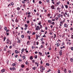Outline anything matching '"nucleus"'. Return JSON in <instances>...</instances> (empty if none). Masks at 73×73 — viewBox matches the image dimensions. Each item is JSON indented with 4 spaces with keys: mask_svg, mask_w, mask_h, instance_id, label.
Listing matches in <instances>:
<instances>
[{
    "mask_svg": "<svg viewBox=\"0 0 73 73\" xmlns=\"http://www.w3.org/2000/svg\"><path fill=\"white\" fill-rule=\"evenodd\" d=\"M63 19L64 20L63 21H61L60 22V25L61 27H62V25H63V23H65V19Z\"/></svg>",
    "mask_w": 73,
    "mask_h": 73,
    "instance_id": "obj_1",
    "label": "nucleus"
},
{
    "mask_svg": "<svg viewBox=\"0 0 73 73\" xmlns=\"http://www.w3.org/2000/svg\"><path fill=\"white\" fill-rule=\"evenodd\" d=\"M55 45H57V46L58 47L60 46V44L59 43V42L57 41V42H56V44H55Z\"/></svg>",
    "mask_w": 73,
    "mask_h": 73,
    "instance_id": "obj_2",
    "label": "nucleus"
},
{
    "mask_svg": "<svg viewBox=\"0 0 73 73\" xmlns=\"http://www.w3.org/2000/svg\"><path fill=\"white\" fill-rule=\"evenodd\" d=\"M40 27H39V26L38 25L36 27L35 30H36V31H38V30H40Z\"/></svg>",
    "mask_w": 73,
    "mask_h": 73,
    "instance_id": "obj_3",
    "label": "nucleus"
},
{
    "mask_svg": "<svg viewBox=\"0 0 73 73\" xmlns=\"http://www.w3.org/2000/svg\"><path fill=\"white\" fill-rule=\"evenodd\" d=\"M55 7L54 5H52L51 7V8L52 9H55L56 10V9L55 8Z\"/></svg>",
    "mask_w": 73,
    "mask_h": 73,
    "instance_id": "obj_4",
    "label": "nucleus"
},
{
    "mask_svg": "<svg viewBox=\"0 0 73 73\" xmlns=\"http://www.w3.org/2000/svg\"><path fill=\"white\" fill-rule=\"evenodd\" d=\"M64 27L65 28H68V25L67 23H65L64 24Z\"/></svg>",
    "mask_w": 73,
    "mask_h": 73,
    "instance_id": "obj_5",
    "label": "nucleus"
},
{
    "mask_svg": "<svg viewBox=\"0 0 73 73\" xmlns=\"http://www.w3.org/2000/svg\"><path fill=\"white\" fill-rule=\"evenodd\" d=\"M6 42L7 44H9V42H11V40H10L9 39H7V40Z\"/></svg>",
    "mask_w": 73,
    "mask_h": 73,
    "instance_id": "obj_6",
    "label": "nucleus"
},
{
    "mask_svg": "<svg viewBox=\"0 0 73 73\" xmlns=\"http://www.w3.org/2000/svg\"><path fill=\"white\" fill-rule=\"evenodd\" d=\"M5 69H3L1 70V73H4V72H5Z\"/></svg>",
    "mask_w": 73,
    "mask_h": 73,
    "instance_id": "obj_7",
    "label": "nucleus"
},
{
    "mask_svg": "<svg viewBox=\"0 0 73 73\" xmlns=\"http://www.w3.org/2000/svg\"><path fill=\"white\" fill-rule=\"evenodd\" d=\"M38 37H40V35H36V40H37Z\"/></svg>",
    "mask_w": 73,
    "mask_h": 73,
    "instance_id": "obj_8",
    "label": "nucleus"
},
{
    "mask_svg": "<svg viewBox=\"0 0 73 73\" xmlns=\"http://www.w3.org/2000/svg\"><path fill=\"white\" fill-rule=\"evenodd\" d=\"M59 53V55L60 56H61L62 55V50H60Z\"/></svg>",
    "mask_w": 73,
    "mask_h": 73,
    "instance_id": "obj_9",
    "label": "nucleus"
},
{
    "mask_svg": "<svg viewBox=\"0 0 73 73\" xmlns=\"http://www.w3.org/2000/svg\"><path fill=\"white\" fill-rule=\"evenodd\" d=\"M52 21L51 20H48V23H50V24L51 23Z\"/></svg>",
    "mask_w": 73,
    "mask_h": 73,
    "instance_id": "obj_10",
    "label": "nucleus"
},
{
    "mask_svg": "<svg viewBox=\"0 0 73 73\" xmlns=\"http://www.w3.org/2000/svg\"><path fill=\"white\" fill-rule=\"evenodd\" d=\"M51 24H52V25H54V24H55V23H54V22H53L52 23L51 22Z\"/></svg>",
    "mask_w": 73,
    "mask_h": 73,
    "instance_id": "obj_11",
    "label": "nucleus"
},
{
    "mask_svg": "<svg viewBox=\"0 0 73 73\" xmlns=\"http://www.w3.org/2000/svg\"><path fill=\"white\" fill-rule=\"evenodd\" d=\"M15 21L16 23H18V22H19V20L17 19V18L16 19Z\"/></svg>",
    "mask_w": 73,
    "mask_h": 73,
    "instance_id": "obj_12",
    "label": "nucleus"
},
{
    "mask_svg": "<svg viewBox=\"0 0 73 73\" xmlns=\"http://www.w3.org/2000/svg\"><path fill=\"white\" fill-rule=\"evenodd\" d=\"M32 17V16L31 15H28L27 17H28V18H31Z\"/></svg>",
    "mask_w": 73,
    "mask_h": 73,
    "instance_id": "obj_13",
    "label": "nucleus"
},
{
    "mask_svg": "<svg viewBox=\"0 0 73 73\" xmlns=\"http://www.w3.org/2000/svg\"><path fill=\"white\" fill-rule=\"evenodd\" d=\"M41 21H39L38 23V25H41Z\"/></svg>",
    "mask_w": 73,
    "mask_h": 73,
    "instance_id": "obj_14",
    "label": "nucleus"
},
{
    "mask_svg": "<svg viewBox=\"0 0 73 73\" xmlns=\"http://www.w3.org/2000/svg\"><path fill=\"white\" fill-rule=\"evenodd\" d=\"M25 67V66H24V64H22L21 65V68H24Z\"/></svg>",
    "mask_w": 73,
    "mask_h": 73,
    "instance_id": "obj_15",
    "label": "nucleus"
},
{
    "mask_svg": "<svg viewBox=\"0 0 73 73\" xmlns=\"http://www.w3.org/2000/svg\"><path fill=\"white\" fill-rule=\"evenodd\" d=\"M25 26L26 28H27V27H28V25H27V24H25Z\"/></svg>",
    "mask_w": 73,
    "mask_h": 73,
    "instance_id": "obj_16",
    "label": "nucleus"
},
{
    "mask_svg": "<svg viewBox=\"0 0 73 73\" xmlns=\"http://www.w3.org/2000/svg\"><path fill=\"white\" fill-rule=\"evenodd\" d=\"M64 73H66V72H67V71H66V69L64 68Z\"/></svg>",
    "mask_w": 73,
    "mask_h": 73,
    "instance_id": "obj_17",
    "label": "nucleus"
},
{
    "mask_svg": "<svg viewBox=\"0 0 73 73\" xmlns=\"http://www.w3.org/2000/svg\"><path fill=\"white\" fill-rule=\"evenodd\" d=\"M56 4L57 5H59V4H60V1H59L58 2H56Z\"/></svg>",
    "mask_w": 73,
    "mask_h": 73,
    "instance_id": "obj_18",
    "label": "nucleus"
},
{
    "mask_svg": "<svg viewBox=\"0 0 73 73\" xmlns=\"http://www.w3.org/2000/svg\"><path fill=\"white\" fill-rule=\"evenodd\" d=\"M7 52L9 53H9H10V54H11V51H10V50H8Z\"/></svg>",
    "mask_w": 73,
    "mask_h": 73,
    "instance_id": "obj_19",
    "label": "nucleus"
},
{
    "mask_svg": "<svg viewBox=\"0 0 73 73\" xmlns=\"http://www.w3.org/2000/svg\"><path fill=\"white\" fill-rule=\"evenodd\" d=\"M20 42H21V40H18L17 41V43H19V44H20Z\"/></svg>",
    "mask_w": 73,
    "mask_h": 73,
    "instance_id": "obj_20",
    "label": "nucleus"
},
{
    "mask_svg": "<svg viewBox=\"0 0 73 73\" xmlns=\"http://www.w3.org/2000/svg\"><path fill=\"white\" fill-rule=\"evenodd\" d=\"M23 60H25V58H26L25 56H23Z\"/></svg>",
    "mask_w": 73,
    "mask_h": 73,
    "instance_id": "obj_21",
    "label": "nucleus"
},
{
    "mask_svg": "<svg viewBox=\"0 0 73 73\" xmlns=\"http://www.w3.org/2000/svg\"><path fill=\"white\" fill-rule=\"evenodd\" d=\"M30 59L31 60H33V57H32V56H31L30 57Z\"/></svg>",
    "mask_w": 73,
    "mask_h": 73,
    "instance_id": "obj_22",
    "label": "nucleus"
},
{
    "mask_svg": "<svg viewBox=\"0 0 73 73\" xmlns=\"http://www.w3.org/2000/svg\"><path fill=\"white\" fill-rule=\"evenodd\" d=\"M4 29L5 30V31H6V30H7V28L6 27H4Z\"/></svg>",
    "mask_w": 73,
    "mask_h": 73,
    "instance_id": "obj_23",
    "label": "nucleus"
},
{
    "mask_svg": "<svg viewBox=\"0 0 73 73\" xmlns=\"http://www.w3.org/2000/svg\"><path fill=\"white\" fill-rule=\"evenodd\" d=\"M70 61L71 62H72L73 61V59L72 58H71L70 59Z\"/></svg>",
    "mask_w": 73,
    "mask_h": 73,
    "instance_id": "obj_24",
    "label": "nucleus"
},
{
    "mask_svg": "<svg viewBox=\"0 0 73 73\" xmlns=\"http://www.w3.org/2000/svg\"><path fill=\"white\" fill-rule=\"evenodd\" d=\"M29 42H30V41L29 40H28L27 42V45L29 44Z\"/></svg>",
    "mask_w": 73,
    "mask_h": 73,
    "instance_id": "obj_25",
    "label": "nucleus"
},
{
    "mask_svg": "<svg viewBox=\"0 0 73 73\" xmlns=\"http://www.w3.org/2000/svg\"><path fill=\"white\" fill-rule=\"evenodd\" d=\"M32 69H33V70H36V67H34Z\"/></svg>",
    "mask_w": 73,
    "mask_h": 73,
    "instance_id": "obj_26",
    "label": "nucleus"
},
{
    "mask_svg": "<svg viewBox=\"0 0 73 73\" xmlns=\"http://www.w3.org/2000/svg\"><path fill=\"white\" fill-rule=\"evenodd\" d=\"M61 46H64V45H65V43L64 42H63Z\"/></svg>",
    "mask_w": 73,
    "mask_h": 73,
    "instance_id": "obj_27",
    "label": "nucleus"
},
{
    "mask_svg": "<svg viewBox=\"0 0 73 73\" xmlns=\"http://www.w3.org/2000/svg\"><path fill=\"white\" fill-rule=\"evenodd\" d=\"M52 3H53V4H54V0H51Z\"/></svg>",
    "mask_w": 73,
    "mask_h": 73,
    "instance_id": "obj_28",
    "label": "nucleus"
},
{
    "mask_svg": "<svg viewBox=\"0 0 73 73\" xmlns=\"http://www.w3.org/2000/svg\"><path fill=\"white\" fill-rule=\"evenodd\" d=\"M15 53L16 54H17V53H18V51L17 50H15Z\"/></svg>",
    "mask_w": 73,
    "mask_h": 73,
    "instance_id": "obj_29",
    "label": "nucleus"
},
{
    "mask_svg": "<svg viewBox=\"0 0 73 73\" xmlns=\"http://www.w3.org/2000/svg\"><path fill=\"white\" fill-rule=\"evenodd\" d=\"M58 17L59 18L60 17H61V14H59L58 15Z\"/></svg>",
    "mask_w": 73,
    "mask_h": 73,
    "instance_id": "obj_30",
    "label": "nucleus"
},
{
    "mask_svg": "<svg viewBox=\"0 0 73 73\" xmlns=\"http://www.w3.org/2000/svg\"><path fill=\"white\" fill-rule=\"evenodd\" d=\"M11 5L12 6H13V5H14V3L12 2H11Z\"/></svg>",
    "mask_w": 73,
    "mask_h": 73,
    "instance_id": "obj_31",
    "label": "nucleus"
},
{
    "mask_svg": "<svg viewBox=\"0 0 73 73\" xmlns=\"http://www.w3.org/2000/svg\"><path fill=\"white\" fill-rule=\"evenodd\" d=\"M21 37L22 38H24V36L23 35H22L21 36Z\"/></svg>",
    "mask_w": 73,
    "mask_h": 73,
    "instance_id": "obj_32",
    "label": "nucleus"
},
{
    "mask_svg": "<svg viewBox=\"0 0 73 73\" xmlns=\"http://www.w3.org/2000/svg\"><path fill=\"white\" fill-rule=\"evenodd\" d=\"M65 7L66 8H68V5H65Z\"/></svg>",
    "mask_w": 73,
    "mask_h": 73,
    "instance_id": "obj_33",
    "label": "nucleus"
},
{
    "mask_svg": "<svg viewBox=\"0 0 73 73\" xmlns=\"http://www.w3.org/2000/svg\"><path fill=\"white\" fill-rule=\"evenodd\" d=\"M55 20H56V21L58 20V18L57 17H56L55 18Z\"/></svg>",
    "mask_w": 73,
    "mask_h": 73,
    "instance_id": "obj_34",
    "label": "nucleus"
},
{
    "mask_svg": "<svg viewBox=\"0 0 73 73\" xmlns=\"http://www.w3.org/2000/svg\"><path fill=\"white\" fill-rule=\"evenodd\" d=\"M40 70H45V68L43 67L42 68H41V69H40Z\"/></svg>",
    "mask_w": 73,
    "mask_h": 73,
    "instance_id": "obj_35",
    "label": "nucleus"
},
{
    "mask_svg": "<svg viewBox=\"0 0 73 73\" xmlns=\"http://www.w3.org/2000/svg\"><path fill=\"white\" fill-rule=\"evenodd\" d=\"M37 58V55H36L35 56V58L36 59Z\"/></svg>",
    "mask_w": 73,
    "mask_h": 73,
    "instance_id": "obj_36",
    "label": "nucleus"
},
{
    "mask_svg": "<svg viewBox=\"0 0 73 73\" xmlns=\"http://www.w3.org/2000/svg\"><path fill=\"white\" fill-rule=\"evenodd\" d=\"M38 53L39 54V55H40V56H42V53L40 52H38Z\"/></svg>",
    "mask_w": 73,
    "mask_h": 73,
    "instance_id": "obj_37",
    "label": "nucleus"
},
{
    "mask_svg": "<svg viewBox=\"0 0 73 73\" xmlns=\"http://www.w3.org/2000/svg\"><path fill=\"white\" fill-rule=\"evenodd\" d=\"M39 28L40 29L41 28H42V25H40V27Z\"/></svg>",
    "mask_w": 73,
    "mask_h": 73,
    "instance_id": "obj_38",
    "label": "nucleus"
},
{
    "mask_svg": "<svg viewBox=\"0 0 73 73\" xmlns=\"http://www.w3.org/2000/svg\"><path fill=\"white\" fill-rule=\"evenodd\" d=\"M47 16H48V17H50V13L48 14Z\"/></svg>",
    "mask_w": 73,
    "mask_h": 73,
    "instance_id": "obj_39",
    "label": "nucleus"
},
{
    "mask_svg": "<svg viewBox=\"0 0 73 73\" xmlns=\"http://www.w3.org/2000/svg\"><path fill=\"white\" fill-rule=\"evenodd\" d=\"M46 66H49V64L48 63H46Z\"/></svg>",
    "mask_w": 73,
    "mask_h": 73,
    "instance_id": "obj_40",
    "label": "nucleus"
},
{
    "mask_svg": "<svg viewBox=\"0 0 73 73\" xmlns=\"http://www.w3.org/2000/svg\"><path fill=\"white\" fill-rule=\"evenodd\" d=\"M39 4H42V2H41V1H39Z\"/></svg>",
    "mask_w": 73,
    "mask_h": 73,
    "instance_id": "obj_41",
    "label": "nucleus"
},
{
    "mask_svg": "<svg viewBox=\"0 0 73 73\" xmlns=\"http://www.w3.org/2000/svg\"><path fill=\"white\" fill-rule=\"evenodd\" d=\"M12 65L13 66H15V65H16V64H15V63H13L12 64Z\"/></svg>",
    "mask_w": 73,
    "mask_h": 73,
    "instance_id": "obj_42",
    "label": "nucleus"
},
{
    "mask_svg": "<svg viewBox=\"0 0 73 73\" xmlns=\"http://www.w3.org/2000/svg\"><path fill=\"white\" fill-rule=\"evenodd\" d=\"M9 30L7 29L6 30V33H9Z\"/></svg>",
    "mask_w": 73,
    "mask_h": 73,
    "instance_id": "obj_43",
    "label": "nucleus"
},
{
    "mask_svg": "<svg viewBox=\"0 0 73 73\" xmlns=\"http://www.w3.org/2000/svg\"><path fill=\"white\" fill-rule=\"evenodd\" d=\"M24 48H23V49H22V50H21V51L22 52H24Z\"/></svg>",
    "mask_w": 73,
    "mask_h": 73,
    "instance_id": "obj_44",
    "label": "nucleus"
},
{
    "mask_svg": "<svg viewBox=\"0 0 73 73\" xmlns=\"http://www.w3.org/2000/svg\"><path fill=\"white\" fill-rule=\"evenodd\" d=\"M15 45H16V44L15 43H14L13 44L12 46L13 47H14L15 46Z\"/></svg>",
    "mask_w": 73,
    "mask_h": 73,
    "instance_id": "obj_45",
    "label": "nucleus"
},
{
    "mask_svg": "<svg viewBox=\"0 0 73 73\" xmlns=\"http://www.w3.org/2000/svg\"><path fill=\"white\" fill-rule=\"evenodd\" d=\"M17 9L18 10V11H19V10L20 9L19 7H17Z\"/></svg>",
    "mask_w": 73,
    "mask_h": 73,
    "instance_id": "obj_46",
    "label": "nucleus"
},
{
    "mask_svg": "<svg viewBox=\"0 0 73 73\" xmlns=\"http://www.w3.org/2000/svg\"><path fill=\"white\" fill-rule=\"evenodd\" d=\"M44 70H40V71L41 72V73H43V72H44Z\"/></svg>",
    "mask_w": 73,
    "mask_h": 73,
    "instance_id": "obj_47",
    "label": "nucleus"
},
{
    "mask_svg": "<svg viewBox=\"0 0 73 73\" xmlns=\"http://www.w3.org/2000/svg\"><path fill=\"white\" fill-rule=\"evenodd\" d=\"M64 5H62V9H64Z\"/></svg>",
    "mask_w": 73,
    "mask_h": 73,
    "instance_id": "obj_48",
    "label": "nucleus"
},
{
    "mask_svg": "<svg viewBox=\"0 0 73 73\" xmlns=\"http://www.w3.org/2000/svg\"><path fill=\"white\" fill-rule=\"evenodd\" d=\"M42 68H43V66H40V69H42Z\"/></svg>",
    "mask_w": 73,
    "mask_h": 73,
    "instance_id": "obj_49",
    "label": "nucleus"
},
{
    "mask_svg": "<svg viewBox=\"0 0 73 73\" xmlns=\"http://www.w3.org/2000/svg\"><path fill=\"white\" fill-rule=\"evenodd\" d=\"M27 33H29H29H31V31H28Z\"/></svg>",
    "mask_w": 73,
    "mask_h": 73,
    "instance_id": "obj_50",
    "label": "nucleus"
},
{
    "mask_svg": "<svg viewBox=\"0 0 73 73\" xmlns=\"http://www.w3.org/2000/svg\"><path fill=\"white\" fill-rule=\"evenodd\" d=\"M29 70V68H26V70L27 71H28V70Z\"/></svg>",
    "mask_w": 73,
    "mask_h": 73,
    "instance_id": "obj_51",
    "label": "nucleus"
},
{
    "mask_svg": "<svg viewBox=\"0 0 73 73\" xmlns=\"http://www.w3.org/2000/svg\"><path fill=\"white\" fill-rule=\"evenodd\" d=\"M28 37L29 38L28 39L29 40H31V36H28Z\"/></svg>",
    "mask_w": 73,
    "mask_h": 73,
    "instance_id": "obj_52",
    "label": "nucleus"
},
{
    "mask_svg": "<svg viewBox=\"0 0 73 73\" xmlns=\"http://www.w3.org/2000/svg\"><path fill=\"white\" fill-rule=\"evenodd\" d=\"M67 3L68 5H69V3H70V2H69V1H67Z\"/></svg>",
    "mask_w": 73,
    "mask_h": 73,
    "instance_id": "obj_53",
    "label": "nucleus"
},
{
    "mask_svg": "<svg viewBox=\"0 0 73 73\" xmlns=\"http://www.w3.org/2000/svg\"><path fill=\"white\" fill-rule=\"evenodd\" d=\"M70 30L71 31H73V27H71L70 28Z\"/></svg>",
    "mask_w": 73,
    "mask_h": 73,
    "instance_id": "obj_54",
    "label": "nucleus"
},
{
    "mask_svg": "<svg viewBox=\"0 0 73 73\" xmlns=\"http://www.w3.org/2000/svg\"><path fill=\"white\" fill-rule=\"evenodd\" d=\"M40 40H41V41H43V40H44V38H42L40 39Z\"/></svg>",
    "mask_w": 73,
    "mask_h": 73,
    "instance_id": "obj_55",
    "label": "nucleus"
},
{
    "mask_svg": "<svg viewBox=\"0 0 73 73\" xmlns=\"http://www.w3.org/2000/svg\"><path fill=\"white\" fill-rule=\"evenodd\" d=\"M19 61L20 62H21L22 61V60H21V59H19Z\"/></svg>",
    "mask_w": 73,
    "mask_h": 73,
    "instance_id": "obj_56",
    "label": "nucleus"
},
{
    "mask_svg": "<svg viewBox=\"0 0 73 73\" xmlns=\"http://www.w3.org/2000/svg\"><path fill=\"white\" fill-rule=\"evenodd\" d=\"M50 1V0H46V1L47 3H49L50 2L49 1Z\"/></svg>",
    "mask_w": 73,
    "mask_h": 73,
    "instance_id": "obj_57",
    "label": "nucleus"
},
{
    "mask_svg": "<svg viewBox=\"0 0 73 73\" xmlns=\"http://www.w3.org/2000/svg\"><path fill=\"white\" fill-rule=\"evenodd\" d=\"M6 38H6L5 37H4V38L3 41H5V39Z\"/></svg>",
    "mask_w": 73,
    "mask_h": 73,
    "instance_id": "obj_58",
    "label": "nucleus"
},
{
    "mask_svg": "<svg viewBox=\"0 0 73 73\" xmlns=\"http://www.w3.org/2000/svg\"><path fill=\"white\" fill-rule=\"evenodd\" d=\"M58 73H60V70L59 69L58 70Z\"/></svg>",
    "mask_w": 73,
    "mask_h": 73,
    "instance_id": "obj_59",
    "label": "nucleus"
},
{
    "mask_svg": "<svg viewBox=\"0 0 73 73\" xmlns=\"http://www.w3.org/2000/svg\"><path fill=\"white\" fill-rule=\"evenodd\" d=\"M10 70H13V68H10Z\"/></svg>",
    "mask_w": 73,
    "mask_h": 73,
    "instance_id": "obj_60",
    "label": "nucleus"
},
{
    "mask_svg": "<svg viewBox=\"0 0 73 73\" xmlns=\"http://www.w3.org/2000/svg\"><path fill=\"white\" fill-rule=\"evenodd\" d=\"M22 2L23 4H25V2L24 1H22Z\"/></svg>",
    "mask_w": 73,
    "mask_h": 73,
    "instance_id": "obj_61",
    "label": "nucleus"
},
{
    "mask_svg": "<svg viewBox=\"0 0 73 73\" xmlns=\"http://www.w3.org/2000/svg\"><path fill=\"white\" fill-rule=\"evenodd\" d=\"M13 70H16V68L14 67H13Z\"/></svg>",
    "mask_w": 73,
    "mask_h": 73,
    "instance_id": "obj_62",
    "label": "nucleus"
},
{
    "mask_svg": "<svg viewBox=\"0 0 73 73\" xmlns=\"http://www.w3.org/2000/svg\"><path fill=\"white\" fill-rule=\"evenodd\" d=\"M29 21H27V24H29Z\"/></svg>",
    "mask_w": 73,
    "mask_h": 73,
    "instance_id": "obj_63",
    "label": "nucleus"
},
{
    "mask_svg": "<svg viewBox=\"0 0 73 73\" xmlns=\"http://www.w3.org/2000/svg\"><path fill=\"white\" fill-rule=\"evenodd\" d=\"M68 72L69 73H72V71H70V70L68 71Z\"/></svg>",
    "mask_w": 73,
    "mask_h": 73,
    "instance_id": "obj_64",
    "label": "nucleus"
}]
</instances>
